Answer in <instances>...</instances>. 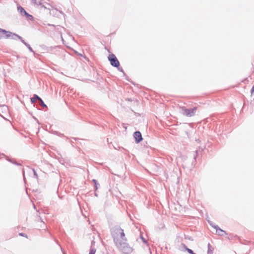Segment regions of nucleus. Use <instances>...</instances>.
<instances>
[{
	"label": "nucleus",
	"instance_id": "obj_1",
	"mask_svg": "<svg viewBox=\"0 0 254 254\" xmlns=\"http://www.w3.org/2000/svg\"><path fill=\"white\" fill-rule=\"evenodd\" d=\"M111 234L114 243L121 240L123 241H127L124 230L119 226H115L111 229Z\"/></svg>",
	"mask_w": 254,
	"mask_h": 254
},
{
	"label": "nucleus",
	"instance_id": "obj_2",
	"mask_svg": "<svg viewBox=\"0 0 254 254\" xmlns=\"http://www.w3.org/2000/svg\"><path fill=\"white\" fill-rule=\"evenodd\" d=\"M114 244L118 250L125 254H130L132 251V249L127 243V241H123L121 240Z\"/></svg>",
	"mask_w": 254,
	"mask_h": 254
},
{
	"label": "nucleus",
	"instance_id": "obj_3",
	"mask_svg": "<svg viewBox=\"0 0 254 254\" xmlns=\"http://www.w3.org/2000/svg\"><path fill=\"white\" fill-rule=\"evenodd\" d=\"M114 244L118 250L125 254H130L132 251V249L127 243V241H123L121 240Z\"/></svg>",
	"mask_w": 254,
	"mask_h": 254
},
{
	"label": "nucleus",
	"instance_id": "obj_4",
	"mask_svg": "<svg viewBox=\"0 0 254 254\" xmlns=\"http://www.w3.org/2000/svg\"><path fill=\"white\" fill-rule=\"evenodd\" d=\"M181 109L182 113L184 115L190 117L193 116L195 115V111L196 110V108L195 107L190 109H187L185 107H182Z\"/></svg>",
	"mask_w": 254,
	"mask_h": 254
},
{
	"label": "nucleus",
	"instance_id": "obj_5",
	"mask_svg": "<svg viewBox=\"0 0 254 254\" xmlns=\"http://www.w3.org/2000/svg\"><path fill=\"white\" fill-rule=\"evenodd\" d=\"M108 60L112 66L115 67H118V66H120L119 61L114 54H112L109 55L108 56Z\"/></svg>",
	"mask_w": 254,
	"mask_h": 254
},
{
	"label": "nucleus",
	"instance_id": "obj_6",
	"mask_svg": "<svg viewBox=\"0 0 254 254\" xmlns=\"http://www.w3.org/2000/svg\"><path fill=\"white\" fill-rule=\"evenodd\" d=\"M133 137L136 143L140 142L143 139L141 133L139 131H135L133 133Z\"/></svg>",
	"mask_w": 254,
	"mask_h": 254
},
{
	"label": "nucleus",
	"instance_id": "obj_7",
	"mask_svg": "<svg viewBox=\"0 0 254 254\" xmlns=\"http://www.w3.org/2000/svg\"><path fill=\"white\" fill-rule=\"evenodd\" d=\"M1 33H2L3 34H5V38L8 39L9 38H11V35H12V33L11 32L9 31H6L4 29L0 28V34Z\"/></svg>",
	"mask_w": 254,
	"mask_h": 254
},
{
	"label": "nucleus",
	"instance_id": "obj_8",
	"mask_svg": "<svg viewBox=\"0 0 254 254\" xmlns=\"http://www.w3.org/2000/svg\"><path fill=\"white\" fill-rule=\"evenodd\" d=\"M214 229H216V233L219 236H224L225 234H226V233L225 231L219 228L218 226H215Z\"/></svg>",
	"mask_w": 254,
	"mask_h": 254
},
{
	"label": "nucleus",
	"instance_id": "obj_9",
	"mask_svg": "<svg viewBox=\"0 0 254 254\" xmlns=\"http://www.w3.org/2000/svg\"><path fill=\"white\" fill-rule=\"evenodd\" d=\"M40 99V97H39L37 95L34 94L33 97L31 98V102L32 103H35L37 101H39Z\"/></svg>",
	"mask_w": 254,
	"mask_h": 254
},
{
	"label": "nucleus",
	"instance_id": "obj_10",
	"mask_svg": "<svg viewBox=\"0 0 254 254\" xmlns=\"http://www.w3.org/2000/svg\"><path fill=\"white\" fill-rule=\"evenodd\" d=\"M213 250H214L213 247L210 245V243H208L207 254H213Z\"/></svg>",
	"mask_w": 254,
	"mask_h": 254
},
{
	"label": "nucleus",
	"instance_id": "obj_11",
	"mask_svg": "<svg viewBox=\"0 0 254 254\" xmlns=\"http://www.w3.org/2000/svg\"><path fill=\"white\" fill-rule=\"evenodd\" d=\"M182 247L185 249L190 254H195L193 251L188 248H187V247L184 245V244H182Z\"/></svg>",
	"mask_w": 254,
	"mask_h": 254
},
{
	"label": "nucleus",
	"instance_id": "obj_12",
	"mask_svg": "<svg viewBox=\"0 0 254 254\" xmlns=\"http://www.w3.org/2000/svg\"><path fill=\"white\" fill-rule=\"evenodd\" d=\"M17 10L22 15H23L24 13H26V11L21 6H19L17 7Z\"/></svg>",
	"mask_w": 254,
	"mask_h": 254
},
{
	"label": "nucleus",
	"instance_id": "obj_13",
	"mask_svg": "<svg viewBox=\"0 0 254 254\" xmlns=\"http://www.w3.org/2000/svg\"><path fill=\"white\" fill-rule=\"evenodd\" d=\"M39 104L43 108H46L47 105L44 103L42 99L40 98V99L38 101Z\"/></svg>",
	"mask_w": 254,
	"mask_h": 254
},
{
	"label": "nucleus",
	"instance_id": "obj_14",
	"mask_svg": "<svg viewBox=\"0 0 254 254\" xmlns=\"http://www.w3.org/2000/svg\"><path fill=\"white\" fill-rule=\"evenodd\" d=\"M13 35L17 37V38L19 39L25 46L27 44V43H26L23 39L19 35H17V34H13Z\"/></svg>",
	"mask_w": 254,
	"mask_h": 254
},
{
	"label": "nucleus",
	"instance_id": "obj_15",
	"mask_svg": "<svg viewBox=\"0 0 254 254\" xmlns=\"http://www.w3.org/2000/svg\"><path fill=\"white\" fill-rule=\"evenodd\" d=\"M6 160H7L8 161H9V162H10L12 163V164H15V165H17V166H20V165H21V164H20V163H19L17 162H16V161H15L12 160L11 159H10L9 158H7V157L6 158Z\"/></svg>",
	"mask_w": 254,
	"mask_h": 254
},
{
	"label": "nucleus",
	"instance_id": "obj_16",
	"mask_svg": "<svg viewBox=\"0 0 254 254\" xmlns=\"http://www.w3.org/2000/svg\"><path fill=\"white\" fill-rule=\"evenodd\" d=\"M51 12H53V13L56 14L57 16H59V15L58 14H57V12H59L63 15L64 14V13L61 11H59L57 9H53L52 11H51Z\"/></svg>",
	"mask_w": 254,
	"mask_h": 254
},
{
	"label": "nucleus",
	"instance_id": "obj_17",
	"mask_svg": "<svg viewBox=\"0 0 254 254\" xmlns=\"http://www.w3.org/2000/svg\"><path fill=\"white\" fill-rule=\"evenodd\" d=\"M96 252V250L94 248H91L90 250L89 254H95Z\"/></svg>",
	"mask_w": 254,
	"mask_h": 254
},
{
	"label": "nucleus",
	"instance_id": "obj_18",
	"mask_svg": "<svg viewBox=\"0 0 254 254\" xmlns=\"http://www.w3.org/2000/svg\"><path fill=\"white\" fill-rule=\"evenodd\" d=\"M23 15H25V16H26V17L27 16H30V18H29V19H30V20L32 19L33 18L31 15L28 14L27 12H26V13H24Z\"/></svg>",
	"mask_w": 254,
	"mask_h": 254
},
{
	"label": "nucleus",
	"instance_id": "obj_19",
	"mask_svg": "<svg viewBox=\"0 0 254 254\" xmlns=\"http://www.w3.org/2000/svg\"><path fill=\"white\" fill-rule=\"evenodd\" d=\"M26 46L28 48V49H29V50L31 52H34V51H33L32 48L31 47V46H30V45L29 44H27L26 45Z\"/></svg>",
	"mask_w": 254,
	"mask_h": 254
},
{
	"label": "nucleus",
	"instance_id": "obj_20",
	"mask_svg": "<svg viewBox=\"0 0 254 254\" xmlns=\"http://www.w3.org/2000/svg\"><path fill=\"white\" fill-rule=\"evenodd\" d=\"M208 223L210 224L211 226L213 227L214 228L215 226H217V225H215L214 223H213L212 221L208 220Z\"/></svg>",
	"mask_w": 254,
	"mask_h": 254
},
{
	"label": "nucleus",
	"instance_id": "obj_21",
	"mask_svg": "<svg viewBox=\"0 0 254 254\" xmlns=\"http://www.w3.org/2000/svg\"><path fill=\"white\" fill-rule=\"evenodd\" d=\"M31 171H32V172H33L34 176H35L36 178H38V175H37V174L36 172L35 171V170H34V169H31Z\"/></svg>",
	"mask_w": 254,
	"mask_h": 254
},
{
	"label": "nucleus",
	"instance_id": "obj_22",
	"mask_svg": "<svg viewBox=\"0 0 254 254\" xmlns=\"http://www.w3.org/2000/svg\"><path fill=\"white\" fill-rule=\"evenodd\" d=\"M13 34H15V33H12V35L11 36V38L12 39L16 40L17 37L14 36V35H13Z\"/></svg>",
	"mask_w": 254,
	"mask_h": 254
},
{
	"label": "nucleus",
	"instance_id": "obj_23",
	"mask_svg": "<svg viewBox=\"0 0 254 254\" xmlns=\"http://www.w3.org/2000/svg\"><path fill=\"white\" fill-rule=\"evenodd\" d=\"M140 238L141 239V240H142V242L146 244L147 243L146 240L142 236H140Z\"/></svg>",
	"mask_w": 254,
	"mask_h": 254
},
{
	"label": "nucleus",
	"instance_id": "obj_24",
	"mask_svg": "<svg viewBox=\"0 0 254 254\" xmlns=\"http://www.w3.org/2000/svg\"><path fill=\"white\" fill-rule=\"evenodd\" d=\"M98 185H99L98 183L95 184V185H94L95 190H96L98 189Z\"/></svg>",
	"mask_w": 254,
	"mask_h": 254
},
{
	"label": "nucleus",
	"instance_id": "obj_25",
	"mask_svg": "<svg viewBox=\"0 0 254 254\" xmlns=\"http://www.w3.org/2000/svg\"><path fill=\"white\" fill-rule=\"evenodd\" d=\"M19 235L21 236H23V237H25L27 238V235L26 234H25L24 233H19Z\"/></svg>",
	"mask_w": 254,
	"mask_h": 254
},
{
	"label": "nucleus",
	"instance_id": "obj_26",
	"mask_svg": "<svg viewBox=\"0 0 254 254\" xmlns=\"http://www.w3.org/2000/svg\"><path fill=\"white\" fill-rule=\"evenodd\" d=\"M117 68H118V69L119 71L124 72V70H123V68L122 67H120V66H118V67H117Z\"/></svg>",
	"mask_w": 254,
	"mask_h": 254
},
{
	"label": "nucleus",
	"instance_id": "obj_27",
	"mask_svg": "<svg viewBox=\"0 0 254 254\" xmlns=\"http://www.w3.org/2000/svg\"><path fill=\"white\" fill-rule=\"evenodd\" d=\"M254 92V85L251 89V93H253Z\"/></svg>",
	"mask_w": 254,
	"mask_h": 254
},
{
	"label": "nucleus",
	"instance_id": "obj_28",
	"mask_svg": "<svg viewBox=\"0 0 254 254\" xmlns=\"http://www.w3.org/2000/svg\"><path fill=\"white\" fill-rule=\"evenodd\" d=\"M92 181L94 183V184L98 183L97 181L95 179H93Z\"/></svg>",
	"mask_w": 254,
	"mask_h": 254
},
{
	"label": "nucleus",
	"instance_id": "obj_29",
	"mask_svg": "<svg viewBox=\"0 0 254 254\" xmlns=\"http://www.w3.org/2000/svg\"><path fill=\"white\" fill-rule=\"evenodd\" d=\"M23 175L24 180H25V171L24 170H23Z\"/></svg>",
	"mask_w": 254,
	"mask_h": 254
},
{
	"label": "nucleus",
	"instance_id": "obj_30",
	"mask_svg": "<svg viewBox=\"0 0 254 254\" xmlns=\"http://www.w3.org/2000/svg\"><path fill=\"white\" fill-rule=\"evenodd\" d=\"M40 221H41V222H43V223L44 224V221H43L41 217L40 218Z\"/></svg>",
	"mask_w": 254,
	"mask_h": 254
},
{
	"label": "nucleus",
	"instance_id": "obj_31",
	"mask_svg": "<svg viewBox=\"0 0 254 254\" xmlns=\"http://www.w3.org/2000/svg\"><path fill=\"white\" fill-rule=\"evenodd\" d=\"M127 100H128V101H131V99H129V98H128V99H127Z\"/></svg>",
	"mask_w": 254,
	"mask_h": 254
},
{
	"label": "nucleus",
	"instance_id": "obj_32",
	"mask_svg": "<svg viewBox=\"0 0 254 254\" xmlns=\"http://www.w3.org/2000/svg\"><path fill=\"white\" fill-rule=\"evenodd\" d=\"M71 144H72V145H73V142H72V141H71Z\"/></svg>",
	"mask_w": 254,
	"mask_h": 254
},
{
	"label": "nucleus",
	"instance_id": "obj_33",
	"mask_svg": "<svg viewBox=\"0 0 254 254\" xmlns=\"http://www.w3.org/2000/svg\"><path fill=\"white\" fill-rule=\"evenodd\" d=\"M27 18L29 19V18H30V16H27Z\"/></svg>",
	"mask_w": 254,
	"mask_h": 254
},
{
	"label": "nucleus",
	"instance_id": "obj_34",
	"mask_svg": "<svg viewBox=\"0 0 254 254\" xmlns=\"http://www.w3.org/2000/svg\"><path fill=\"white\" fill-rule=\"evenodd\" d=\"M95 196H97V194L96 193H95Z\"/></svg>",
	"mask_w": 254,
	"mask_h": 254
},
{
	"label": "nucleus",
	"instance_id": "obj_35",
	"mask_svg": "<svg viewBox=\"0 0 254 254\" xmlns=\"http://www.w3.org/2000/svg\"><path fill=\"white\" fill-rule=\"evenodd\" d=\"M197 152H198V151H197V150H196V152H195V153L197 154Z\"/></svg>",
	"mask_w": 254,
	"mask_h": 254
}]
</instances>
